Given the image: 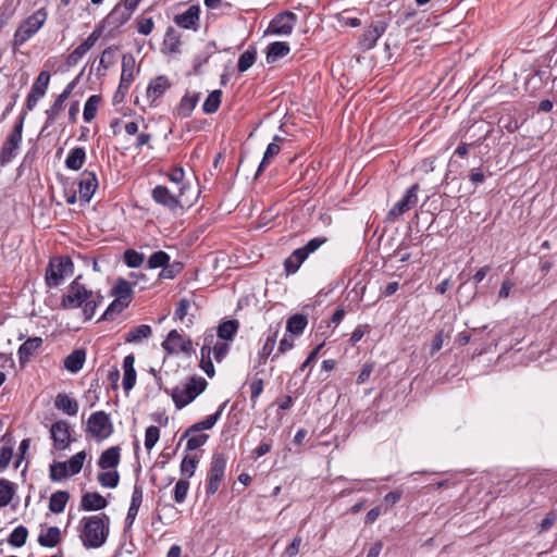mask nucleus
Instances as JSON below:
<instances>
[{
	"label": "nucleus",
	"instance_id": "412c9836",
	"mask_svg": "<svg viewBox=\"0 0 557 557\" xmlns=\"http://www.w3.org/2000/svg\"><path fill=\"white\" fill-rule=\"evenodd\" d=\"M132 15L133 14L127 9L123 8L121 3H117L107 15L104 23L115 29L127 23Z\"/></svg>",
	"mask_w": 557,
	"mask_h": 557
},
{
	"label": "nucleus",
	"instance_id": "a878e982",
	"mask_svg": "<svg viewBox=\"0 0 557 557\" xmlns=\"http://www.w3.org/2000/svg\"><path fill=\"white\" fill-rule=\"evenodd\" d=\"M200 99V92L186 94L180 101L176 108V115L181 119H185L191 115Z\"/></svg>",
	"mask_w": 557,
	"mask_h": 557
},
{
	"label": "nucleus",
	"instance_id": "9d476101",
	"mask_svg": "<svg viewBox=\"0 0 557 557\" xmlns=\"http://www.w3.org/2000/svg\"><path fill=\"white\" fill-rule=\"evenodd\" d=\"M420 189L419 184L411 185L401 199H399L393 208L387 212V219L395 221L399 219L405 212L412 209L418 203V191Z\"/></svg>",
	"mask_w": 557,
	"mask_h": 557
},
{
	"label": "nucleus",
	"instance_id": "6e6d98bb",
	"mask_svg": "<svg viewBox=\"0 0 557 557\" xmlns=\"http://www.w3.org/2000/svg\"><path fill=\"white\" fill-rule=\"evenodd\" d=\"M199 460L196 456H185L181 462V474L186 479L195 474Z\"/></svg>",
	"mask_w": 557,
	"mask_h": 557
},
{
	"label": "nucleus",
	"instance_id": "5fc2aeb1",
	"mask_svg": "<svg viewBox=\"0 0 557 557\" xmlns=\"http://www.w3.org/2000/svg\"><path fill=\"white\" fill-rule=\"evenodd\" d=\"M128 306L127 301L115 298L106 309L99 321L111 320L114 314L121 313Z\"/></svg>",
	"mask_w": 557,
	"mask_h": 557
},
{
	"label": "nucleus",
	"instance_id": "e433bc0d",
	"mask_svg": "<svg viewBox=\"0 0 557 557\" xmlns=\"http://www.w3.org/2000/svg\"><path fill=\"white\" fill-rule=\"evenodd\" d=\"M61 541V532L58 527H50L45 534H39L38 543L44 547H54Z\"/></svg>",
	"mask_w": 557,
	"mask_h": 557
},
{
	"label": "nucleus",
	"instance_id": "4468645a",
	"mask_svg": "<svg viewBox=\"0 0 557 557\" xmlns=\"http://www.w3.org/2000/svg\"><path fill=\"white\" fill-rule=\"evenodd\" d=\"M387 23L384 21L373 22L360 37L359 45L363 50H371L375 47L379 38L385 33Z\"/></svg>",
	"mask_w": 557,
	"mask_h": 557
},
{
	"label": "nucleus",
	"instance_id": "680f3d73",
	"mask_svg": "<svg viewBox=\"0 0 557 557\" xmlns=\"http://www.w3.org/2000/svg\"><path fill=\"white\" fill-rule=\"evenodd\" d=\"M117 50V47H108L102 51V54L99 60L100 70H108L114 62V52Z\"/></svg>",
	"mask_w": 557,
	"mask_h": 557
},
{
	"label": "nucleus",
	"instance_id": "4d7b16f0",
	"mask_svg": "<svg viewBox=\"0 0 557 557\" xmlns=\"http://www.w3.org/2000/svg\"><path fill=\"white\" fill-rule=\"evenodd\" d=\"M145 260V256L134 249H127L124 252V262L128 268H139Z\"/></svg>",
	"mask_w": 557,
	"mask_h": 557
},
{
	"label": "nucleus",
	"instance_id": "c9c22d12",
	"mask_svg": "<svg viewBox=\"0 0 557 557\" xmlns=\"http://www.w3.org/2000/svg\"><path fill=\"white\" fill-rule=\"evenodd\" d=\"M239 329L237 320H226L219 324L216 334L221 339L232 341Z\"/></svg>",
	"mask_w": 557,
	"mask_h": 557
},
{
	"label": "nucleus",
	"instance_id": "49530a36",
	"mask_svg": "<svg viewBox=\"0 0 557 557\" xmlns=\"http://www.w3.org/2000/svg\"><path fill=\"white\" fill-rule=\"evenodd\" d=\"M182 335L176 330H171L166 339L162 343L163 349L169 354H178Z\"/></svg>",
	"mask_w": 557,
	"mask_h": 557
},
{
	"label": "nucleus",
	"instance_id": "de8ad7c7",
	"mask_svg": "<svg viewBox=\"0 0 557 557\" xmlns=\"http://www.w3.org/2000/svg\"><path fill=\"white\" fill-rule=\"evenodd\" d=\"M135 58L132 53L123 54L122 57V72L121 77L127 81H134V72H135Z\"/></svg>",
	"mask_w": 557,
	"mask_h": 557
},
{
	"label": "nucleus",
	"instance_id": "4c0bfd02",
	"mask_svg": "<svg viewBox=\"0 0 557 557\" xmlns=\"http://www.w3.org/2000/svg\"><path fill=\"white\" fill-rule=\"evenodd\" d=\"M308 324V319L305 314L296 313L292 315L286 323V330L293 335H300Z\"/></svg>",
	"mask_w": 557,
	"mask_h": 557
},
{
	"label": "nucleus",
	"instance_id": "7ed1b4c3",
	"mask_svg": "<svg viewBox=\"0 0 557 557\" xmlns=\"http://www.w3.org/2000/svg\"><path fill=\"white\" fill-rule=\"evenodd\" d=\"M207 381L201 376H191L187 380L183 387H175L171 392L172 400L177 409H182L196 399L207 387Z\"/></svg>",
	"mask_w": 557,
	"mask_h": 557
},
{
	"label": "nucleus",
	"instance_id": "39448f33",
	"mask_svg": "<svg viewBox=\"0 0 557 557\" xmlns=\"http://www.w3.org/2000/svg\"><path fill=\"white\" fill-rule=\"evenodd\" d=\"M188 189L189 187L187 185H183L178 188V193L175 194L164 185H157L151 190V198L157 205L170 211H176L183 208L182 199Z\"/></svg>",
	"mask_w": 557,
	"mask_h": 557
},
{
	"label": "nucleus",
	"instance_id": "2f4dec72",
	"mask_svg": "<svg viewBox=\"0 0 557 557\" xmlns=\"http://www.w3.org/2000/svg\"><path fill=\"white\" fill-rule=\"evenodd\" d=\"M152 334L151 326L148 324H140L131 329L125 335V343L139 344L144 339L149 338Z\"/></svg>",
	"mask_w": 557,
	"mask_h": 557
},
{
	"label": "nucleus",
	"instance_id": "423d86ee",
	"mask_svg": "<svg viewBox=\"0 0 557 557\" xmlns=\"http://www.w3.org/2000/svg\"><path fill=\"white\" fill-rule=\"evenodd\" d=\"M24 120L25 113H22L11 132L8 134L0 150L1 164L10 163L16 157L22 143Z\"/></svg>",
	"mask_w": 557,
	"mask_h": 557
},
{
	"label": "nucleus",
	"instance_id": "473e14b6",
	"mask_svg": "<svg viewBox=\"0 0 557 557\" xmlns=\"http://www.w3.org/2000/svg\"><path fill=\"white\" fill-rule=\"evenodd\" d=\"M85 359V350L75 349L64 359V368L72 373H76L83 368Z\"/></svg>",
	"mask_w": 557,
	"mask_h": 557
},
{
	"label": "nucleus",
	"instance_id": "2eb2a0df",
	"mask_svg": "<svg viewBox=\"0 0 557 557\" xmlns=\"http://www.w3.org/2000/svg\"><path fill=\"white\" fill-rule=\"evenodd\" d=\"M98 187V181L95 172L84 171L78 182V193L81 202L86 205L92 198Z\"/></svg>",
	"mask_w": 557,
	"mask_h": 557
},
{
	"label": "nucleus",
	"instance_id": "79ce46f5",
	"mask_svg": "<svg viewBox=\"0 0 557 557\" xmlns=\"http://www.w3.org/2000/svg\"><path fill=\"white\" fill-rule=\"evenodd\" d=\"M100 101L101 97L99 95H91L86 100L83 111V117L86 123H89L95 119Z\"/></svg>",
	"mask_w": 557,
	"mask_h": 557
},
{
	"label": "nucleus",
	"instance_id": "f03ea898",
	"mask_svg": "<svg viewBox=\"0 0 557 557\" xmlns=\"http://www.w3.org/2000/svg\"><path fill=\"white\" fill-rule=\"evenodd\" d=\"M109 524L110 518L106 513L82 518V531L79 537L82 540L84 547H101L108 539Z\"/></svg>",
	"mask_w": 557,
	"mask_h": 557
},
{
	"label": "nucleus",
	"instance_id": "1a4fd4ad",
	"mask_svg": "<svg viewBox=\"0 0 557 557\" xmlns=\"http://www.w3.org/2000/svg\"><path fill=\"white\" fill-rule=\"evenodd\" d=\"M226 468V458L223 453H214L211 458L210 468L208 471V483L206 486L207 496L214 495L221 482L224 479Z\"/></svg>",
	"mask_w": 557,
	"mask_h": 557
},
{
	"label": "nucleus",
	"instance_id": "5701e85b",
	"mask_svg": "<svg viewBox=\"0 0 557 557\" xmlns=\"http://www.w3.org/2000/svg\"><path fill=\"white\" fill-rule=\"evenodd\" d=\"M108 506L107 499L98 492H87L82 496L81 507L86 511L104 509Z\"/></svg>",
	"mask_w": 557,
	"mask_h": 557
},
{
	"label": "nucleus",
	"instance_id": "9b49d317",
	"mask_svg": "<svg viewBox=\"0 0 557 557\" xmlns=\"http://www.w3.org/2000/svg\"><path fill=\"white\" fill-rule=\"evenodd\" d=\"M50 437L55 450H65L72 443L71 428L67 421L58 420L50 428Z\"/></svg>",
	"mask_w": 557,
	"mask_h": 557
},
{
	"label": "nucleus",
	"instance_id": "69168bd1",
	"mask_svg": "<svg viewBox=\"0 0 557 557\" xmlns=\"http://www.w3.org/2000/svg\"><path fill=\"white\" fill-rule=\"evenodd\" d=\"M168 178L176 184L178 186V188L183 185H186V183H184V177H185V171L183 168L181 166H177V168H174L173 170H171L168 174H166ZM187 186L189 187V185L187 184Z\"/></svg>",
	"mask_w": 557,
	"mask_h": 557
},
{
	"label": "nucleus",
	"instance_id": "3c124183",
	"mask_svg": "<svg viewBox=\"0 0 557 557\" xmlns=\"http://www.w3.org/2000/svg\"><path fill=\"white\" fill-rule=\"evenodd\" d=\"M86 456V451L82 450L76 453L67 461H65L67 463V469L71 475H76L82 471Z\"/></svg>",
	"mask_w": 557,
	"mask_h": 557
},
{
	"label": "nucleus",
	"instance_id": "bb28decb",
	"mask_svg": "<svg viewBox=\"0 0 557 557\" xmlns=\"http://www.w3.org/2000/svg\"><path fill=\"white\" fill-rule=\"evenodd\" d=\"M54 407L69 416H76L79 408L77 400L64 393L57 395Z\"/></svg>",
	"mask_w": 557,
	"mask_h": 557
},
{
	"label": "nucleus",
	"instance_id": "7c9ffc66",
	"mask_svg": "<svg viewBox=\"0 0 557 557\" xmlns=\"http://www.w3.org/2000/svg\"><path fill=\"white\" fill-rule=\"evenodd\" d=\"M290 51V47L285 41H274L268 46L267 49V62L274 63L280 58L287 55Z\"/></svg>",
	"mask_w": 557,
	"mask_h": 557
},
{
	"label": "nucleus",
	"instance_id": "f257e3e1",
	"mask_svg": "<svg viewBox=\"0 0 557 557\" xmlns=\"http://www.w3.org/2000/svg\"><path fill=\"white\" fill-rule=\"evenodd\" d=\"M82 275H78L67 286L61 297L60 307L64 310H74L82 308L85 321L94 318L97 308L102 304L101 293L87 288L79 282Z\"/></svg>",
	"mask_w": 557,
	"mask_h": 557
},
{
	"label": "nucleus",
	"instance_id": "393cba45",
	"mask_svg": "<svg viewBox=\"0 0 557 557\" xmlns=\"http://www.w3.org/2000/svg\"><path fill=\"white\" fill-rule=\"evenodd\" d=\"M135 357L133 354L127 355L123 360V369H124V376H123V388L125 392L131 391L136 383V370H135Z\"/></svg>",
	"mask_w": 557,
	"mask_h": 557
},
{
	"label": "nucleus",
	"instance_id": "6e6552de",
	"mask_svg": "<svg viewBox=\"0 0 557 557\" xmlns=\"http://www.w3.org/2000/svg\"><path fill=\"white\" fill-rule=\"evenodd\" d=\"M74 264L70 257L61 256L50 260L46 270V284L49 287H57L65 276L73 273Z\"/></svg>",
	"mask_w": 557,
	"mask_h": 557
},
{
	"label": "nucleus",
	"instance_id": "774afa93",
	"mask_svg": "<svg viewBox=\"0 0 557 557\" xmlns=\"http://www.w3.org/2000/svg\"><path fill=\"white\" fill-rule=\"evenodd\" d=\"M85 49L79 45L77 46L66 58V64L69 66L76 65L79 60L86 54Z\"/></svg>",
	"mask_w": 557,
	"mask_h": 557
},
{
	"label": "nucleus",
	"instance_id": "8fccbe9b",
	"mask_svg": "<svg viewBox=\"0 0 557 557\" xmlns=\"http://www.w3.org/2000/svg\"><path fill=\"white\" fill-rule=\"evenodd\" d=\"M212 49H215L214 41L208 42V45L206 47V51L203 53H199L194 57L193 63H194V71L196 74H199L201 66L205 65L206 63H208L210 57L213 53Z\"/></svg>",
	"mask_w": 557,
	"mask_h": 557
},
{
	"label": "nucleus",
	"instance_id": "a18cd8bd",
	"mask_svg": "<svg viewBox=\"0 0 557 557\" xmlns=\"http://www.w3.org/2000/svg\"><path fill=\"white\" fill-rule=\"evenodd\" d=\"M257 51L255 48H249L244 51L238 59L237 67L240 73L248 71L256 62Z\"/></svg>",
	"mask_w": 557,
	"mask_h": 557
},
{
	"label": "nucleus",
	"instance_id": "f3484780",
	"mask_svg": "<svg viewBox=\"0 0 557 557\" xmlns=\"http://www.w3.org/2000/svg\"><path fill=\"white\" fill-rule=\"evenodd\" d=\"M143 498H144L143 486H141V484H139L136 481V483L134 485L133 493H132L131 504H129L127 515L125 518V530H129L133 527V524L136 520V517L138 515L139 508L143 504Z\"/></svg>",
	"mask_w": 557,
	"mask_h": 557
},
{
	"label": "nucleus",
	"instance_id": "603ef678",
	"mask_svg": "<svg viewBox=\"0 0 557 557\" xmlns=\"http://www.w3.org/2000/svg\"><path fill=\"white\" fill-rule=\"evenodd\" d=\"M163 45L172 53L180 51L181 39L173 27L166 29Z\"/></svg>",
	"mask_w": 557,
	"mask_h": 557
},
{
	"label": "nucleus",
	"instance_id": "a19ab883",
	"mask_svg": "<svg viewBox=\"0 0 557 557\" xmlns=\"http://www.w3.org/2000/svg\"><path fill=\"white\" fill-rule=\"evenodd\" d=\"M50 82V73L41 71L35 79L29 92L35 94L37 97H44L47 92Z\"/></svg>",
	"mask_w": 557,
	"mask_h": 557
},
{
	"label": "nucleus",
	"instance_id": "864d4df0",
	"mask_svg": "<svg viewBox=\"0 0 557 557\" xmlns=\"http://www.w3.org/2000/svg\"><path fill=\"white\" fill-rule=\"evenodd\" d=\"M98 482L103 487L114 488L119 485L120 474L116 470L100 472Z\"/></svg>",
	"mask_w": 557,
	"mask_h": 557
},
{
	"label": "nucleus",
	"instance_id": "338daca9",
	"mask_svg": "<svg viewBox=\"0 0 557 557\" xmlns=\"http://www.w3.org/2000/svg\"><path fill=\"white\" fill-rule=\"evenodd\" d=\"M325 238L314 237L310 239L305 246L300 247V249L308 258L309 255L318 250L325 243Z\"/></svg>",
	"mask_w": 557,
	"mask_h": 557
},
{
	"label": "nucleus",
	"instance_id": "f704fd0d",
	"mask_svg": "<svg viewBox=\"0 0 557 557\" xmlns=\"http://www.w3.org/2000/svg\"><path fill=\"white\" fill-rule=\"evenodd\" d=\"M70 499V494L66 491L54 492L49 499V509L53 513H61L64 511L65 506Z\"/></svg>",
	"mask_w": 557,
	"mask_h": 557
},
{
	"label": "nucleus",
	"instance_id": "72a5a7b5",
	"mask_svg": "<svg viewBox=\"0 0 557 557\" xmlns=\"http://www.w3.org/2000/svg\"><path fill=\"white\" fill-rule=\"evenodd\" d=\"M307 259L300 248L295 249L284 261V270L287 274H295Z\"/></svg>",
	"mask_w": 557,
	"mask_h": 557
},
{
	"label": "nucleus",
	"instance_id": "e2e57ef3",
	"mask_svg": "<svg viewBox=\"0 0 557 557\" xmlns=\"http://www.w3.org/2000/svg\"><path fill=\"white\" fill-rule=\"evenodd\" d=\"M187 438L188 440H187V444H186V450L193 451V450H196L199 447L203 446L207 443V441L209 440V435L205 434V433L196 434V435L190 434Z\"/></svg>",
	"mask_w": 557,
	"mask_h": 557
},
{
	"label": "nucleus",
	"instance_id": "bf43d9fd",
	"mask_svg": "<svg viewBox=\"0 0 557 557\" xmlns=\"http://www.w3.org/2000/svg\"><path fill=\"white\" fill-rule=\"evenodd\" d=\"M160 438V430L158 426L150 425L145 432V448L151 450Z\"/></svg>",
	"mask_w": 557,
	"mask_h": 557
},
{
	"label": "nucleus",
	"instance_id": "4be33fe9",
	"mask_svg": "<svg viewBox=\"0 0 557 557\" xmlns=\"http://www.w3.org/2000/svg\"><path fill=\"white\" fill-rule=\"evenodd\" d=\"M213 335L210 333V335H207L205 337V344L200 349V368L203 370V372L209 376L212 377L214 375V366L211 360V345L213 343Z\"/></svg>",
	"mask_w": 557,
	"mask_h": 557
},
{
	"label": "nucleus",
	"instance_id": "ddd939ff",
	"mask_svg": "<svg viewBox=\"0 0 557 557\" xmlns=\"http://www.w3.org/2000/svg\"><path fill=\"white\" fill-rule=\"evenodd\" d=\"M173 22L183 29L197 32L200 27V7L190 5L185 12L176 14Z\"/></svg>",
	"mask_w": 557,
	"mask_h": 557
},
{
	"label": "nucleus",
	"instance_id": "58836bf2",
	"mask_svg": "<svg viewBox=\"0 0 557 557\" xmlns=\"http://www.w3.org/2000/svg\"><path fill=\"white\" fill-rule=\"evenodd\" d=\"M16 493L15 484L5 479H0V507L8 506Z\"/></svg>",
	"mask_w": 557,
	"mask_h": 557
},
{
	"label": "nucleus",
	"instance_id": "ea45409f",
	"mask_svg": "<svg viewBox=\"0 0 557 557\" xmlns=\"http://www.w3.org/2000/svg\"><path fill=\"white\" fill-rule=\"evenodd\" d=\"M222 95L223 92L220 89L211 91L202 104V111L206 114L215 113L221 104Z\"/></svg>",
	"mask_w": 557,
	"mask_h": 557
},
{
	"label": "nucleus",
	"instance_id": "aec40b11",
	"mask_svg": "<svg viewBox=\"0 0 557 557\" xmlns=\"http://www.w3.org/2000/svg\"><path fill=\"white\" fill-rule=\"evenodd\" d=\"M42 345L41 337H29L27 338L17 350L18 362L21 367H25L27 362L30 360L32 356L38 350V348Z\"/></svg>",
	"mask_w": 557,
	"mask_h": 557
},
{
	"label": "nucleus",
	"instance_id": "20e7f679",
	"mask_svg": "<svg viewBox=\"0 0 557 557\" xmlns=\"http://www.w3.org/2000/svg\"><path fill=\"white\" fill-rule=\"evenodd\" d=\"M47 13L44 9H39L28 16L15 30L13 38L14 48L23 46L45 24Z\"/></svg>",
	"mask_w": 557,
	"mask_h": 557
},
{
	"label": "nucleus",
	"instance_id": "dca6fc26",
	"mask_svg": "<svg viewBox=\"0 0 557 557\" xmlns=\"http://www.w3.org/2000/svg\"><path fill=\"white\" fill-rule=\"evenodd\" d=\"M227 405V400L222 403L218 410L213 413V414H210L208 416L206 419H203L202 421H199L197 423H194L193 425H190L181 436V441L185 440L186 437H188L190 434H195V433H198L200 431H205V430H210L214 426V424L220 420L221 416H222V412L223 410L225 409Z\"/></svg>",
	"mask_w": 557,
	"mask_h": 557
},
{
	"label": "nucleus",
	"instance_id": "0eeeda50",
	"mask_svg": "<svg viewBox=\"0 0 557 557\" xmlns=\"http://www.w3.org/2000/svg\"><path fill=\"white\" fill-rule=\"evenodd\" d=\"M113 423L106 411H96L88 418L86 432L97 442L109 438L113 434Z\"/></svg>",
	"mask_w": 557,
	"mask_h": 557
},
{
	"label": "nucleus",
	"instance_id": "052dcab7",
	"mask_svg": "<svg viewBox=\"0 0 557 557\" xmlns=\"http://www.w3.org/2000/svg\"><path fill=\"white\" fill-rule=\"evenodd\" d=\"M189 490V482L187 480H178L174 487V500L177 504H182L185 502L187 493Z\"/></svg>",
	"mask_w": 557,
	"mask_h": 557
},
{
	"label": "nucleus",
	"instance_id": "09e8293b",
	"mask_svg": "<svg viewBox=\"0 0 557 557\" xmlns=\"http://www.w3.org/2000/svg\"><path fill=\"white\" fill-rule=\"evenodd\" d=\"M28 536V531L24 525L16 527L9 535L8 543L14 547H22Z\"/></svg>",
	"mask_w": 557,
	"mask_h": 557
},
{
	"label": "nucleus",
	"instance_id": "cd10ccee",
	"mask_svg": "<svg viewBox=\"0 0 557 557\" xmlns=\"http://www.w3.org/2000/svg\"><path fill=\"white\" fill-rule=\"evenodd\" d=\"M282 140H283L282 137H280L278 135H275L273 137V141L268 145V147L264 151L263 158L257 169L256 177H258L264 171V169L269 165L270 160L272 158H274L276 154H278V152L281 151V147H280L278 143Z\"/></svg>",
	"mask_w": 557,
	"mask_h": 557
},
{
	"label": "nucleus",
	"instance_id": "a211bd4d",
	"mask_svg": "<svg viewBox=\"0 0 557 557\" xmlns=\"http://www.w3.org/2000/svg\"><path fill=\"white\" fill-rule=\"evenodd\" d=\"M278 332L280 324L269 326L268 331L265 332L263 346L258 352V364L256 368L265 364L267 359L274 350Z\"/></svg>",
	"mask_w": 557,
	"mask_h": 557
},
{
	"label": "nucleus",
	"instance_id": "6ab92c4d",
	"mask_svg": "<svg viewBox=\"0 0 557 557\" xmlns=\"http://www.w3.org/2000/svg\"><path fill=\"white\" fill-rule=\"evenodd\" d=\"M171 87V82L164 75L157 76L151 79L147 86L146 96L147 99L153 104L159 98H161L165 91Z\"/></svg>",
	"mask_w": 557,
	"mask_h": 557
},
{
	"label": "nucleus",
	"instance_id": "c756f323",
	"mask_svg": "<svg viewBox=\"0 0 557 557\" xmlns=\"http://www.w3.org/2000/svg\"><path fill=\"white\" fill-rule=\"evenodd\" d=\"M86 160V151L83 147H75L70 150L66 159L65 166L72 171H78L83 168Z\"/></svg>",
	"mask_w": 557,
	"mask_h": 557
},
{
	"label": "nucleus",
	"instance_id": "13d9d810",
	"mask_svg": "<svg viewBox=\"0 0 557 557\" xmlns=\"http://www.w3.org/2000/svg\"><path fill=\"white\" fill-rule=\"evenodd\" d=\"M169 261H170V256L165 251L159 250V251L153 252L149 257L148 268L159 269V268L168 265Z\"/></svg>",
	"mask_w": 557,
	"mask_h": 557
},
{
	"label": "nucleus",
	"instance_id": "37998d69",
	"mask_svg": "<svg viewBox=\"0 0 557 557\" xmlns=\"http://www.w3.org/2000/svg\"><path fill=\"white\" fill-rule=\"evenodd\" d=\"M132 294V285L124 278H120L113 287V295L115 298L127 301V304L131 301Z\"/></svg>",
	"mask_w": 557,
	"mask_h": 557
},
{
	"label": "nucleus",
	"instance_id": "f8f14e48",
	"mask_svg": "<svg viewBox=\"0 0 557 557\" xmlns=\"http://www.w3.org/2000/svg\"><path fill=\"white\" fill-rule=\"evenodd\" d=\"M296 21L297 15L295 13L290 11L282 12L270 22L267 33L278 36L290 35Z\"/></svg>",
	"mask_w": 557,
	"mask_h": 557
},
{
	"label": "nucleus",
	"instance_id": "0e129e2a",
	"mask_svg": "<svg viewBox=\"0 0 557 557\" xmlns=\"http://www.w3.org/2000/svg\"><path fill=\"white\" fill-rule=\"evenodd\" d=\"M191 302L187 298H182L177 302L174 319L183 321L185 317L188 314V310L190 309Z\"/></svg>",
	"mask_w": 557,
	"mask_h": 557
},
{
	"label": "nucleus",
	"instance_id": "b1692460",
	"mask_svg": "<svg viewBox=\"0 0 557 557\" xmlns=\"http://www.w3.org/2000/svg\"><path fill=\"white\" fill-rule=\"evenodd\" d=\"M121 459V448L112 446L103 450L98 459V467L102 470L114 469L119 466Z\"/></svg>",
	"mask_w": 557,
	"mask_h": 557
},
{
	"label": "nucleus",
	"instance_id": "c85d7f7f",
	"mask_svg": "<svg viewBox=\"0 0 557 557\" xmlns=\"http://www.w3.org/2000/svg\"><path fill=\"white\" fill-rule=\"evenodd\" d=\"M65 99L61 97H57L53 103L46 110V121L45 125L41 128L40 134H42L49 126L53 125L60 115V113L64 110Z\"/></svg>",
	"mask_w": 557,
	"mask_h": 557
},
{
	"label": "nucleus",
	"instance_id": "c03bdc74",
	"mask_svg": "<svg viewBox=\"0 0 557 557\" xmlns=\"http://www.w3.org/2000/svg\"><path fill=\"white\" fill-rule=\"evenodd\" d=\"M71 475L67 463L64 461H54L49 467V478L53 482H59Z\"/></svg>",
	"mask_w": 557,
	"mask_h": 557
}]
</instances>
